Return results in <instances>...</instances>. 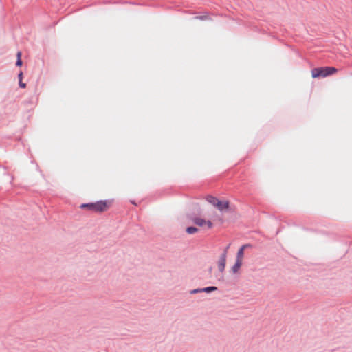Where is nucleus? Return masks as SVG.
I'll list each match as a JSON object with an SVG mask.
<instances>
[{"label":"nucleus","instance_id":"f257e3e1","mask_svg":"<svg viewBox=\"0 0 352 352\" xmlns=\"http://www.w3.org/2000/svg\"><path fill=\"white\" fill-rule=\"evenodd\" d=\"M110 201H99L96 203L83 204L80 206L81 208H87L89 210L96 212H102L107 211L111 206Z\"/></svg>","mask_w":352,"mask_h":352},{"label":"nucleus","instance_id":"f03ea898","mask_svg":"<svg viewBox=\"0 0 352 352\" xmlns=\"http://www.w3.org/2000/svg\"><path fill=\"white\" fill-rule=\"evenodd\" d=\"M338 69L334 67H319L311 70V76L314 78H325L335 74Z\"/></svg>","mask_w":352,"mask_h":352},{"label":"nucleus","instance_id":"7ed1b4c3","mask_svg":"<svg viewBox=\"0 0 352 352\" xmlns=\"http://www.w3.org/2000/svg\"><path fill=\"white\" fill-rule=\"evenodd\" d=\"M229 246L226 248V249L224 250L223 253L221 254L219 262H218V268L220 272H223L226 267V256H227V251Z\"/></svg>","mask_w":352,"mask_h":352},{"label":"nucleus","instance_id":"20e7f679","mask_svg":"<svg viewBox=\"0 0 352 352\" xmlns=\"http://www.w3.org/2000/svg\"><path fill=\"white\" fill-rule=\"evenodd\" d=\"M194 223H195L197 226L203 227L206 226L208 228H211L212 227V223L210 221H206L204 219L201 218H195L193 219Z\"/></svg>","mask_w":352,"mask_h":352},{"label":"nucleus","instance_id":"39448f33","mask_svg":"<svg viewBox=\"0 0 352 352\" xmlns=\"http://www.w3.org/2000/svg\"><path fill=\"white\" fill-rule=\"evenodd\" d=\"M215 207H217L221 211L228 210L229 208V201H222L219 200L217 202Z\"/></svg>","mask_w":352,"mask_h":352},{"label":"nucleus","instance_id":"423d86ee","mask_svg":"<svg viewBox=\"0 0 352 352\" xmlns=\"http://www.w3.org/2000/svg\"><path fill=\"white\" fill-rule=\"evenodd\" d=\"M250 247H251V245L250 244H245V245H242L236 254V259L243 261V256H244V250L247 248H250Z\"/></svg>","mask_w":352,"mask_h":352},{"label":"nucleus","instance_id":"0eeeda50","mask_svg":"<svg viewBox=\"0 0 352 352\" xmlns=\"http://www.w3.org/2000/svg\"><path fill=\"white\" fill-rule=\"evenodd\" d=\"M242 263H243V261L236 259V262L232 267V270L233 273H237L239 272L240 267L242 265Z\"/></svg>","mask_w":352,"mask_h":352},{"label":"nucleus","instance_id":"6e6552de","mask_svg":"<svg viewBox=\"0 0 352 352\" xmlns=\"http://www.w3.org/2000/svg\"><path fill=\"white\" fill-rule=\"evenodd\" d=\"M217 288L216 287H207L205 288L200 289V292H210L217 290Z\"/></svg>","mask_w":352,"mask_h":352},{"label":"nucleus","instance_id":"1a4fd4ad","mask_svg":"<svg viewBox=\"0 0 352 352\" xmlns=\"http://www.w3.org/2000/svg\"><path fill=\"white\" fill-rule=\"evenodd\" d=\"M207 200L209 203H210L211 204H212L213 206H216V204L217 202L219 201L218 199H217L216 197H212V196H210L207 198Z\"/></svg>","mask_w":352,"mask_h":352},{"label":"nucleus","instance_id":"9d476101","mask_svg":"<svg viewBox=\"0 0 352 352\" xmlns=\"http://www.w3.org/2000/svg\"><path fill=\"white\" fill-rule=\"evenodd\" d=\"M198 232V229L195 227H188L186 228V232L189 234H195Z\"/></svg>","mask_w":352,"mask_h":352},{"label":"nucleus","instance_id":"9b49d317","mask_svg":"<svg viewBox=\"0 0 352 352\" xmlns=\"http://www.w3.org/2000/svg\"><path fill=\"white\" fill-rule=\"evenodd\" d=\"M197 19H199L200 20H209L210 18L209 17L208 14L201 15L196 17Z\"/></svg>","mask_w":352,"mask_h":352},{"label":"nucleus","instance_id":"f8f14e48","mask_svg":"<svg viewBox=\"0 0 352 352\" xmlns=\"http://www.w3.org/2000/svg\"><path fill=\"white\" fill-rule=\"evenodd\" d=\"M19 84L20 87H21V88H25V87H26V84L23 82L22 80L21 81L20 80Z\"/></svg>","mask_w":352,"mask_h":352},{"label":"nucleus","instance_id":"ddd939ff","mask_svg":"<svg viewBox=\"0 0 352 352\" xmlns=\"http://www.w3.org/2000/svg\"><path fill=\"white\" fill-rule=\"evenodd\" d=\"M22 53L21 52H18L16 54L17 60H21Z\"/></svg>","mask_w":352,"mask_h":352},{"label":"nucleus","instance_id":"4468645a","mask_svg":"<svg viewBox=\"0 0 352 352\" xmlns=\"http://www.w3.org/2000/svg\"><path fill=\"white\" fill-rule=\"evenodd\" d=\"M22 64H23V62H22V60H16V66L20 67V66H21V65H22Z\"/></svg>","mask_w":352,"mask_h":352},{"label":"nucleus","instance_id":"2eb2a0df","mask_svg":"<svg viewBox=\"0 0 352 352\" xmlns=\"http://www.w3.org/2000/svg\"><path fill=\"white\" fill-rule=\"evenodd\" d=\"M18 78H19V81H20V80H21V81L22 80V78H23V72H21L19 74V75H18Z\"/></svg>","mask_w":352,"mask_h":352},{"label":"nucleus","instance_id":"dca6fc26","mask_svg":"<svg viewBox=\"0 0 352 352\" xmlns=\"http://www.w3.org/2000/svg\"><path fill=\"white\" fill-rule=\"evenodd\" d=\"M198 292H200V289H194V290H192L190 292L191 294H195V293H198Z\"/></svg>","mask_w":352,"mask_h":352}]
</instances>
